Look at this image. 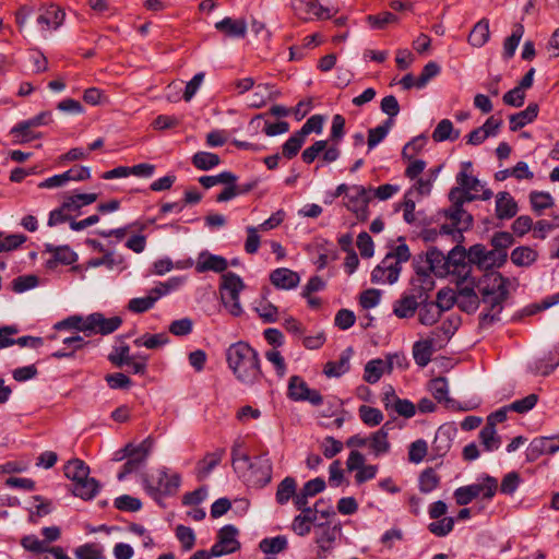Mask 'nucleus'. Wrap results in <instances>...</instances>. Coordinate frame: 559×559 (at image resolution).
Instances as JSON below:
<instances>
[{"instance_id": "f257e3e1", "label": "nucleus", "mask_w": 559, "mask_h": 559, "mask_svg": "<svg viewBox=\"0 0 559 559\" xmlns=\"http://www.w3.org/2000/svg\"><path fill=\"white\" fill-rule=\"evenodd\" d=\"M226 361L236 380L243 385L252 386L264 378L259 353L246 342L231 344L226 350Z\"/></svg>"}, {"instance_id": "f03ea898", "label": "nucleus", "mask_w": 559, "mask_h": 559, "mask_svg": "<svg viewBox=\"0 0 559 559\" xmlns=\"http://www.w3.org/2000/svg\"><path fill=\"white\" fill-rule=\"evenodd\" d=\"M509 278L498 272H491L484 276L483 281L477 283V288L481 295V301L488 306V311L479 317V325L486 328L493 322L499 321V314L503 309V304L509 296Z\"/></svg>"}, {"instance_id": "7ed1b4c3", "label": "nucleus", "mask_w": 559, "mask_h": 559, "mask_svg": "<svg viewBox=\"0 0 559 559\" xmlns=\"http://www.w3.org/2000/svg\"><path fill=\"white\" fill-rule=\"evenodd\" d=\"M411 258L409 248L406 243L399 245L389 252L383 260L371 272L373 284H394L401 273V264Z\"/></svg>"}, {"instance_id": "20e7f679", "label": "nucleus", "mask_w": 559, "mask_h": 559, "mask_svg": "<svg viewBox=\"0 0 559 559\" xmlns=\"http://www.w3.org/2000/svg\"><path fill=\"white\" fill-rule=\"evenodd\" d=\"M419 259L420 261L415 260V272L418 276V281L428 289H431L433 286V281L430 277V273H433L439 277L449 275L448 254L445 255L438 248L431 247L426 252L425 262L427 263V266L421 265L423 258L419 257Z\"/></svg>"}, {"instance_id": "39448f33", "label": "nucleus", "mask_w": 559, "mask_h": 559, "mask_svg": "<svg viewBox=\"0 0 559 559\" xmlns=\"http://www.w3.org/2000/svg\"><path fill=\"white\" fill-rule=\"evenodd\" d=\"M245 288L243 281L234 272H226L221 275L219 295L224 307L234 317L242 313L239 301V294Z\"/></svg>"}, {"instance_id": "423d86ee", "label": "nucleus", "mask_w": 559, "mask_h": 559, "mask_svg": "<svg viewBox=\"0 0 559 559\" xmlns=\"http://www.w3.org/2000/svg\"><path fill=\"white\" fill-rule=\"evenodd\" d=\"M497 489V479L492 476L485 475L483 483L462 486L455 489L454 498L459 506H466L480 495L484 499H491L496 495Z\"/></svg>"}, {"instance_id": "0eeeda50", "label": "nucleus", "mask_w": 559, "mask_h": 559, "mask_svg": "<svg viewBox=\"0 0 559 559\" xmlns=\"http://www.w3.org/2000/svg\"><path fill=\"white\" fill-rule=\"evenodd\" d=\"M428 288L423 286H415L411 293H405L393 302V313L400 319L413 318L418 310L420 304L429 298Z\"/></svg>"}, {"instance_id": "6e6552de", "label": "nucleus", "mask_w": 559, "mask_h": 559, "mask_svg": "<svg viewBox=\"0 0 559 559\" xmlns=\"http://www.w3.org/2000/svg\"><path fill=\"white\" fill-rule=\"evenodd\" d=\"M147 492L156 497L157 495H173L180 486V476L178 474L168 475L165 471H157L156 475L146 476L144 479Z\"/></svg>"}, {"instance_id": "1a4fd4ad", "label": "nucleus", "mask_w": 559, "mask_h": 559, "mask_svg": "<svg viewBox=\"0 0 559 559\" xmlns=\"http://www.w3.org/2000/svg\"><path fill=\"white\" fill-rule=\"evenodd\" d=\"M287 397L294 402H308L313 406L323 404L322 394L316 389H310L307 382L296 374L288 380Z\"/></svg>"}, {"instance_id": "9d476101", "label": "nucleus", "mask_w": 559, "mask_h": 559, "mask_svg": "<svg viewBox=\"0 0 559 559\" xmlns=\"http://www.w3.org/2000/svg\"><path fill=\"white\" fill-rule=\"evenodd\" d=\"M372 187H364L354 185L350 187V192L347 194L348 202L346 207L353 212L357 219L365 222L369 218V203L372 200Z\"/></svg>"}, {"instance_id": "9b49d317", "label": "nucleus", "mask_w": 559, "mask_h": 559, "mask_svg": "<svg viewBox=\"0 0 559 559\" xmlns=\"http://www.w3.org/2000/svg\"><path fill=\"white\" fill-rule=\"evenodd\" d=\"M449 274L456 276V284L461 285L469 281L472 265H469L468 254L464 247L456 245L448 253Z\"/></svg>"}, {"instance_id": "f8f14e48", "label": "nucleus", "mask_w": 559, "mask_h": 559, "mask_svg": "<svg viewBox=\"0 0 559 559\" xmlns=\"http://www.w3.org/2000/svg\"><path fill=\"white\" fill-rule=\"evenodd\" d=\"M239 531L235 525L227 524L217 532L216 543L212 546V557H221L238 551L240 542Z\"/></svg>"}, {"instance_id": "ddd939ff", "label": "nucleus", "mask_w": 559, "mask_h": 559, "mask_svg": "<svg viewBox=\"0 0 559 559\" xmlns=\"http://www.w3.org/2000/svg\"><path fill=\"white\" fill-rule=\"evenodd\" d=\"M340 523L320 522L314 524V539L319 547V557L324 558L326 552L334 548V543L341 535Z\"/></svg>"}, {"instance_id": "4468645a", "label": "nucleus", "mask_w": 559, "mask_h": 559, "mask_svg": "<svg viewBox=\"0 0 559 559\" xmlns=\"http://www.w3.org/2000/svg\"><path fill=\"white\" fill-rule=\"evenodd\" d=\"M153 440L151 437L144 439L140 444L136 445L134 454L129 456L127 462L122 465L121 471L118 473L117 478L119 481L123 480L131 473L136 472L142 467L152 451Z\"/></svg>"}, {"instance_id": "2eb2a0df", "label": "nucleus", "mask_w": 559, "mask_h": 559, "mask_svg": "<svg viewBox=\"0 0 559 559\" xmlns=\"http://www.w3.org/2000/svg\"><path fill=\"white\" fill-rule=\"evenodd\" d=\"M85 330L88 331V336L95 334L108 335L114 333L122 324V319L119 316L105 318L100 312H94L86 316Z\"/></svg>"}, {"instance_id": "dca6fc26", "label": "nucleus", "mask_w": 559, "mask_h": 559, "mask_svg": "<svg viewBox=\"0 0 559 559\" xmlns=\"http://www.w3.org/2000/svg\"><path fill=\"white\" fill-rule=\"evenodd\" d=\"M466 283L467 285H457L456 305L462 311L474 313L479 307V297L475 290L477 283L475 278H471Z\"/></svg>"}, {"instance_id": "f3484780", "label": "nucleus", "mask_w": 559, "mask_h": 559, "mask_svg": "<svg viewBox=\"0 0 559 559\" xmlns=\"http://www.w3.org/2000/svg\"><path fill=\"white\" fill-rule=\"evenodd\" d=\"M394 358H399V355H390L386 360L380 358L369 360L365 366L364 380L370 384L377 383L385 371L390 373L393 370Z\"/></svg>"}, {"instance_id": "a211bd4d", "label": "nucleus", "mask_w": 559, "mask_h": 559, "mask_svg": "<svg viewBox=\"0 0 559 559\" xmlns=\"http://www.w3.org/2000/svg\"><path fill=\"white\" fill-rule=\"evenodd\" d=\"M559 451V441L554 437H538L531 441L526 450L528 461H536L544 454H554Z\"/></svg>"}, {"instance_id": "6ab92c4d", "label": "nucleus", "mask_w": 559, "mask_h": 559, "mask_svg": "<svg viewBox=\"0 0 559 559\" xmlns=\"http://www.w3.org/2000/svg\"><path fill=\"white\" fill-rule=\"evenodd\" d=\"M292 7L295 14L304 20H307L309 14L318 19L331 17V10L321 5L318 0H293Z\"/></svg>"}, {"instance_id": "aec40b11", "label": "nucleus", "mask_w": 559, "mask_h": 559, "mask_svg": "<svg viewBox=\"0 0 559 559\" xmlns=\"http://www.w3.org/2000/svg\"><path fill=\"white\" fill-rule=\"evenodd\" d=\"M45 251L52 254L46 262L48 269H55L58 264L70 265L76 262L78 254L69 246L45 245Z\"/></svg>"}, {"instance_id": "412c9836", "label": "nucleus", "mask_w": 559, "mask_h": 559, "mask_svg": "<svg viewBox=\"0 0 559 559\" xmlns=\"http://www.w3.org/2000/svg\"><path fill=\"white\" fill-rule=\"evenodd\" d=\"M250 475L252 479H249L248 483L254 486L262 487L270 483L272 475V465L270 460L265 456L253 457Z\"/></svg>"}, {"instance_id": "4be33fe9", "label": "nucleus", "mask_w": 559, "mask_h": 559, "mask_svg": "<svg viewBox=\"0 0 559 559\" xmlns=\"http://www.w3.org/2000/svg\"><path fill=\"white\" fill-rule=\"evenodd\" d=\"M270 281L276 288L288 290L298 286L300 277L289 269L278 267L271 272Z\"/></svg>"}, {"instance_id": "5701e85b", "label": "nucleus", "mask_w": 559, "mask_h": 559, "mask_svg": "<svg viewBox=\"0 0 559 559\" xmlns=\"http://www.w3.org/2000/svg\"><path fill=\"white\" fill-rule=\"evenodd\" d=\"M519 206L514 198L507 191L496 195V216L499 219H510L518 214Z\"/></svg>"}, {"instance_id": "b1692460", "label": "nucleus", "mask_w": 559, "mask_h": 559, "mask_svg": "<svg viewBox=\"0 0 559 559\" xmlns=\"http://www.w3.org/2000/svg\"><path fill=\"white\" fill-rule=\"evenodd\" d=\"M231 455V463L235 472L239 475V477L248 483L249 479H252L250 469H252L253 459L241 451L239 445H235L233 448Z\"/></svg>"}, {"instance_id": "393cba45", "label": "nucleus", "mask_w": 559, "mask_h": 559, "mask_svg": "<svg viewBox=\"0 0 559 559\" xmlns=\"http://www.w3.org/2000/svg\"><path fill=\"white\" fill-rule=\"evenodd\" d=\"M215 28L226 37L242 38L247 33V23L242 19L225 17L215 23Z\"/></svg>"}, {"instance_id": "a878e982", "label": "nucleus", "mask_w": 559, "mask_h": 559, "mask_svg": "<svg viewBox=\"0 0 559 559\" xmlns=\"http://www.w3.org/2000/svg\"><path fill=\"white\" fill-rule=\"evenodd\" d=\"M353 348L347 347L342 352L338 360L336 361H328L324 366L323 372L326 377H341L349 370L350 364L349 360L353 356Z\"/></svg>"}, {"instance_id": "bb28decb", "label": "nucleus", "mask_w": 559, "mask_h": 559, "mask_svg": "<svg viewBox=\"0 0 559 559\" xmlns=\"http://www.w3.org/2000/svg\"><path fill=\"white\" fill-rule=\"evenodd\" d=\"M538 105L532 103L524 110L511 115L509 117L510 130L514 132L533 122L538 116Z\"/></svg>"}, {"instance_id": "cd10ccee", "label": "nucleus", "mask_w": 559, "mask_h": 559, "mask_svg": "<svg viewBox=\"0 0 559 559\" xmlns=\"http://www.w3.org/2000/svg\"><path fill=\"white\" fill-rule=\"evenodd\" d=\"M452 428L449 426H441L438 428L435 439L432 441V451L436 456H444L452 445L451 439Z\"/></svg>"}, {"instance_id": "c85d7f7f", "label": "nucleus", "mask_w": 559, "mask_h": 559, "mask_svg": "<svg viewBox=\"0 0 559 559\" xmlns=\"http://www.w3.org/2000/svg\"><path fill=\"white\" fill-rule=\"evenodd\" d=\"M489 20L484 17L473 26L467 40L473 47L480 48L489 40Z\"/></svg>"}, {"instance_id": "c756f323", "label": "nucleus", "mask_w": 559, "mask_h": 559, "mask_svg": "<svg viewBox=\"0 0 559 559\" xmlns=\"http://www.w3.org/2000/svg\"><path fill=\"white\" fill-rule=\"evenodd\" d=\"M461 168V171L456 175L457 185L468 192H475V194L479 192L483 189L481 182L468 174V169L472 168V162H463Z\"/></svg>"}, {"instance_id": "7c9ffc66", "label": "nucleus", "mask_w": 559, "mask_h": 559, "mask_svg": "<svg viewBox=\"0 0 559 559\" xmlns=\"http://www.w3.org/2000/svg\"><path fill=\"white\" fill-rule=\"evenodd\" d=\"M460 212H455V207H449L444 211L448 217L456 227L457 236L462 237V231L468 229L473 224V216L463 207H459Z\"/></svg>"}, {"instance_id": "2f4dec72", "label": "nucleus", "mask_w": 559, "mask_h": 559, "mask_svg": "<svg viewBox=\"0 0 559 559\" xmlns=\"http://www.w3.org/2000/svg\"><path fill=\"white\" fill-rule=\"evenodd\" d=\"M64 13L57 7H49L37 16V23L44 29H56L63 21Z\"/></svg>"}, {"instance_id": "473e14b6", "label": "nucleus", "mask_w": 559, "mask_h": 559, "mask_svg": "<svg viewBox=\"0 0 559 559\" xmlns=\"http://www.w3.org/2000/svg\"><path fill=\"white\" fill-rule=\"evenodd\" d=\"M435 350H438L431 341L423 340L418 341L413 346V356L416 364L419 367H426L430 360Z\"/></svg>"}, {"instance_id": "72a5a7b5", "label": "nucleus", "mask_w": 559, "mask_h": 559, "mask_svg": "<svg viewBox=\"0 0 559 559\" xmlns=\"http://www.w3.org/2000/svg\"><path fill=\"white\" fill-rule=\"evenodd\" d=\"M90 474V467L80 459L70 460L64 465V475L71 479L73 484L84 480Z\"/></svg>"}, {"instance_id": "f704fd0d", "label": "nucleus", "mask_w": 559, "mask_h": 559, "mask_svg": "<svg viewBox=\"0 0 559 559\" xmlns=\"http://www.w3.org/2000/svg\"><path fill=\"white\" fill-rule=\"evenodd\" d=\"M442 312L433 301L425 300L418 308V321L423 325L431 326L439 321Z\"/></svg>"}, {"instance_id": "c9c22d12", "label": "nucleus", "mask_w": 559, "mask_h": 559, "mask_svg": "<svg viewBox=\"0 0 559 559\" xmlns=\"http://www.w3.org/2000/svg\"><path fill=\"white\" fill-rule=\"evenodd\" d=\"M99 488L100 484L95 478L87 476L84 480L73 484L72 492L83 500H91L97 495Z\"/></svg>"}, {"instance_id": "e433bc0d", "label": "nucleus", "mask_w": 559, "mask_h": 559, "mask_svg": "<svg viewBox=\"0 0 559 559\" xmlns=\"http://www.w3.org/2000/svg\"><path fill=\"white\" fill-rule=\"evenodd\" d=\"M429 390L438 402H444L448 407H453L454 400L448 396L449 384L445 378L438 377L429 382Z\"/></svg>"}, {"instance_id": "4c0bfd02", "label": "nucleus", "mask_w": 559, "mask_h": 559, "mask_svg": "<svg viewBox=\"0 0 559 559\" xmlns=\"http://www.w3.org/2000/svg\"><path fill=\"white\" fill-rule=\"evenodd\" d=\"M297 481L294 477H285L278 485L275 493V500L278 504H286L296 493Z\"/></svg>"}, {"instance_id": "58836bf2", "label": "nucleus", "mask_w": 559, "mask_h": 559, "mask_svg": "<svg viewBox=\"0 0 559 559\" xmlns=\"http://www.w3.org/2000/svg\"><path fill=\"white\" fill-rule=\"evenodd\" d=\"M460 136V131H454L453 123L449 119H442L432 132L435 142L454 141Z\"/></svg>"}, {"instance_id": "ea45409f", "label": "nucleus", "mask_w": 559, "mask_h": 559, "mask_svg": "<svg viewBox=\"0 0 559 559\" xmlns=\"http://www.w3.org/2000/svg\"><path fill=\"white\" fill-rule=\"evenodd\" d=\"M98 195L96 193H78L74 195H67L63 199V209H69V211H79L81 207L85 205H90L97 200Z\"/></svg>"}, {"instance_id": "a19ab883", "label": "nucleus", "mask_w": 559, "mask_h": 559, "mask_svg": "<svg viewBox=\"0 0 559 559\" xmlns=\"http://www.w3.org/2000/svg\"><path fill=\"white\" fill-rule=\"evenodd\" d=\"M524 34V26L521 23H516L513 26L512 34L506 38L503 43V57L510 59L514 56L515 50L521 41Z\"/></svg>"}, {"instance_id": "79ce46f5", "label": "nucleus", "mask_w": 559, "mask_h": 559, "mask_svg": "<svg viewBox=\"0 0 559 559\" xmlns=\"http://www.w3.org/2000/svg\"><path fill=\"white\" fill-rule=\"evenodd\" d=\"M393 123V119H386L382 124L368 131L367 143L369 151L374 148L380 142H382L385 139Z\"/></svg>"}, {"instance_id": "37998d69", "label": "nucleus", "mask_w": 559, "mask_h": 559, "mask_svg": "<svg viewBox=\"0 0 559 559\" xmlns=\"http://www.w3.org/2000/svg\"><path fill=\"white\" fill-rule=\"evenodd\" d=\"M537 259V252L530 247L521 246L511 252V261L518 266H528Z\"/></svg>"}, {"instance_id": "c03bdc74", "label": "nucleus", "mask_w": 559, "mask_h": 559, "mask_svg": "<svg viewBox=\"0 0 559 559\" xmlns=\"http://www.w3.org/2000/svg\"><path fill=\"white\" fill-rule=\"evenodd\" d=\"M479 439L486 451L498 450L501 444V439L497 435L496 428H492V424L486 425L479 432Z\"/></svg>"}, {"instance_id": "a18cd8bd", "label": "nucleus", "mask_w": 559, "mask_h": 559, "mask_svg": "<svg viewBox=\"0 0 559 559\" xmlns=\"http://www.w3.org/2000/svg\"><path fill=\"white\" fill-rule=\"evenodd\" d=\"M358 414L361 421L369 427H376L380 425L384 418L382 412L379 408L367 405L359 406Z\"/></svg>"}, {"instance_id": "49530a36", "label": "nucleus", "mask_w": 559, "mask_h": 559, "mask_svg": "<svg viewBox=\"0 0 559 559\" xmlns=\"http://www.w3.org/2000/svg\"><path fill=\"white\" fill-rule=\"evenodd\" d=\"M366 21L372 29H384L389 24L397 23L399 17L392 12L383 11L379 14L368 15Z\"/></svg>"}, {"instance_id": "de8ad7c7", "label": "nucleus", "mask_w": 559, "mask_h": 559, "mask_svg": "<svg viewBox=\"0 0 559 559\" xmlns=\"http://www.w3.org/2000/svg\"><path fill=\"white\" fill-rule=\"evenodd\" d=\"M440 484V477L433 468L428 467L421 472L419 476V490L424 493H429L435 490Z\"/></svg>"}, {"instance_id": "09e8293b", "label": "nucleus", "mask_w": 559, "mask_h": 559, "mask_svg": "<svg viewBox=\"0 0 559 559\" xmlns=\"http://www.w3.org/2000/svg\"><path fill=\"white\" fill-rule=\"evenodd\" d=\"M532 209L539 215L546 209L554 206V199L548 192L532 191L530 194Z\"/></svg>"}, {"instance_id": "8fccbe9b", "label": "nucleus", "mask_w": 559, "mask_h": 559, "mask_svg": "<svg viewBox=\"0 0 559 559\" xmlns=\"http://www.w3.org/2000/svg\"><path fill=\"white\" fill-rule=\"evenodd\" d=\"M259 547L264 554L276 555L287 548V538L283 535L264 538L260 542Z\"/></svg>"}, {"instance_id": "3c124183", "label": "nucleus", "mask_w": 559, "mask_h": 559, "mask_svg": "<svg viewBox=\"0 0 559 559\" xmlns=\"http://www.w3.org/2000/svg\"><path fill=\"white\" fill-rule=\"evenodd\" d=\"M305 138L299 134V132H295L282 146V154L287 159H292L295 157L305 143Z\"/></svg>"}, {"instance_id": "603ef678", "label": "nucleus", "mask_w": 559, "mask_h": 559, "mask_svg": "<svg viewBox=\"0 0 559 559\" xmlns=\"http://www.w3.org/2000/svg\"><path fill=\"white\" fill-rule=\"evenodd\" d=\"M390 442L384 430H377L370 437V448L376 456L385 454L390 451Z\"/></svg>"}, {"instance_id": "864d4df0", "label": "nucleus", "mask_w": 559, "mask_h": 559, "mask_svg": "<svg viewBox=\"0 0 559 559\" xmlns=\"http://www.w3.org/2000/svg\"><path fill=\"white\" fill-rule=\"evenodd\" d=\"M86 317L82 316H70L67 319L59 321L55 324L56 330H64V329H74L79 332H83L86 336H88V331L85 330L86 325Z\"/></svg>"}, {"instance_id": "5fc2aeb1", "label": "nucleus", "mask_w": 559, "mask_h": 559, "mask_svg": "<svg viewBox=\"0 0 559 559\" xmlns=\"http://www.w3.org/2000/svg\"><path fill=\"white\" fill-rule=\"evenodd\" d=\"M25 120L16 123L10 131L15 139V143H26L40 138V133H34L31 127L24 128Z\"/></svg>"}, {"instance_id": "6e6d98bb", "label": "nucleus", "mask_w": 559, "mask_h": 559, "mask_svg": "<svg viewBox=\"0 0 559 559\" xmlns=\"http://www.w3.org/2000/svg\"><path fill=\"white\" fill-rule=\"evenodd\" d=\"M456 294L450 288H442L437 293L435 305L443 313L456 305Z\"/></svg>"}, {"instance_id": "4d7b16f0", "label": "nucleus", "mask_w": 559, "mask_h": 559, "mask_svg": "<svg viewBox=\"0 0 559 559\" xmlns=\"http://www.w3.org/2000/svg\"><path fill=\"white\" fill-rule=\"evenodd\" d=\"M428 443L424 439H418L411 443L408 449V460L412 463H420L427 455Z\"/></svg>"}, {"instance_id": "13d9d810", "label": "nucleus", "mask_w": 559, "mask_h": 559, "mask_svg": "<svg viewBox=\"0 0 559 559\" xmlns=\"http://www.w3.org/2000/svg\"><path fill=\"white\" fill-rule=\"evenodd\" d=\"M441 71L440 66L435 61H429L417 78V88H424L428 82L437 76Z\"/></svg>"}, {"instance_id": "bf43d9fd", "label": "nucleus", "mask_w": 559, "mask_h": 559, "mask_svg": "<svg viewBox=\"0 0 559 559\" xmlns=\"http://www.w3.org/2000/svg\"><path fill=\"white\" fill-rule=\"evenodd\" d=\"M461 317L452 314L444 319L439 328L443 334V341H450L461 325Z\"/></svg>"}, {"instance_id": "052dcab7", "label": "nucleus", "mask_w": 559, "mask_h": 559, "mask_svg": "<svg viewBox=\"0 0 559 559\" xmlns=\"http://www.w3.org/2000/svg\"><path fill=\"white\" fill-rule=\"evenodd\" d=\"M130 347L124 344L119 347H115L114 350L108 355V360L116 367H123L131 359V355L129 354Z\"/></svg>"}, {"instance_id": "680f3d73", "label": "nucleus", "mask_w": 559, "mask_h": 559, "mask_svg": "<svg viewBox=\"0 0 559 559\" xmlns=\"http://www.w3.org/2000/svg\"><path fill=\"white\" fill-rule=\"evenodd\" d=\"M154 298L148 294L146 297L132 298L128 302V310L134 313H143L154 307Z\"/></svg>"}, {"instance_id": "e2e57ef3", "label": "nucleus", "mask_w": 559, "mask_h": 559, "mask_svg": "<svg viewBox=\"0 0 559 559\" xmlns=\"http://www.w3.org/2000/svg\"><path fill=\"white\" fill-rule=\"evenodd\" d=\"M508 254L503 250H486V260L484 262V270L492 267H500L507 261Z\"/></svg>"}, {"instance_id": "0e129e2a", "label": "nucleus", "mask_w": 559, "mask_h": 559, "mask_svg": "<svg viewBox=\"0 0 559 559\" xmlns=\"http://www.w3.org/2000/svg\"><path fill=\"white\" fill-rule=\"evenodd\" d=\"M115 507L121 511L136 512L141 509L142 502L140 499L129 495H122L115 499Z\"/></svg>"}, {"instance_id": "69168bd1", "label": "nucleus", "mask_w": 559, "mask_h": 559, "mask_svg": "<svg viewBox=\"0 0 559 559\" xmlns=\"http://www.w3.org/2000/svg\"><path fill=\"white\" fill-rule=\"evenodd\" d=\"M192 329H193V322L190 318H182L179 320H175L168 326L169 333H171L175 336L189 335L192 332Z\"/></svg>"}, {"instance_id": "338daca9", "label": "nucleus", "mask_w": 559, "mask_h": 559, "mask_svg": "<svg viewBox=\"0 0 559 559\" xmlns=\"http://www.w3.org/2000/svg\"><path fill=\"white\" fill-rule=\"evenodd\" d=\"M427 138L424 134L415 136L402 150L403 158L412 159L426 145Z\"/></svg>"}, {"instance_id": "774afa93", "label": "nucleus", "mask_w": 559, "mask_h": 559, "mask_svg": "<svg viewBox=\"0 0 559 559\" xmlns=\"http://www.w3.org/2000/svg\"><path fill=\"white\" fill-rule=\"evenodd\" d=\"M454 526L453 518H443L439 521L431 522L428 525V530L436 536L443 537L447 536Z\"/></svg>"}]
</instances>
